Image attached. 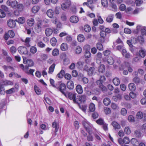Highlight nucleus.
Wrapping results in <instances>:
<instances>
[{"label": "nucleus", "mask_w": 146, "mask_h": 146, "mask_svg": "<svg viewBox=\"0 0 146 146\" xmlns=\"http://www.w3.org/2000/svg\"><path fill=\"white\" fill-rule=\"evenodd\" d=\"M146 27H142L140 25H137V34L141 31V35L137 37V43L142 45L145 42L144 36H146Z\"/></svg>", "instance_id": "f257e3e1"}, {"label": "nucleus", "mask_w": 146, "mask_h": 146, "mask_svg": "<svg viewBox=\"0 0 146 146\" xmlns=\"http://www.w3.org/2000/svg\"><path fill=\"white\" fill-rule=\"evenodd\" d=\"M15 35V34L14 31L11 30H10L8 31L7 33H5L4 35V38L5 39L7 40L9 38H13Z\"/></svg>", "instance_id": "f03ea898"}, {"label": "nucleus", "mask_w": 146, "mask_h": 146, "mask_svg": "<svg viewBox=\"0 0 146 146\" xmlns=\"http://www.w3.org/2000/svg\"><path fill=\"white\" fill-rule=\"evenodd\" d=\"M82 123L86 131L90 134L91 127L89 123L86 121L84 120L82 121Z\"/></svg>", "instance_id": "7ed1b4c3"}, {"label": "nucleus", "mask_w": 146, "mask_h": 146, "mask_svg": "<svg viewBox=\"0 0 146 146\" xmlns=\"http://www.w3.org/2000/svg\"><path fill=\"white\" fill-rule=\"evenodd\" d=\"M18 50L19 52L21 54H26L28 53L27 48L23 46L19 47Z\"/></svg>", "instance_id": "20e7f679"}, {"label": "nucleus", "mask_w": 146, "mask_h": 146, "mask_svg": "<svg viewBox=\"0 0 146 146\" xmlns=\"http://www.w3.org/2000/svg\"><path fill=\"white\" fill-rule=\"evenodd\" d=\"M52 127L55 128L54 129V135H56V132L58 131L59 128V123L57 121L55 120L54 121L52 122Z\"/></svg>", "instance_id": "39448f33"}, {"label": "nucleus", "mask_w": 146, "mask_h": 146, "mask_svg": "<svg viewBox=\"0 0 146 146\" xmlns=\"http://www.w3.org/2000/svg\"><path fill=\"white\" fill-rule=\"evenodd\" d=\"M59 90L64 95H66L65 91L66 90V86L65 84L63 83H60L58 86Z\"/></svg>", "instance_id": "423d86ee"}, {"label": "nucleus", "mask_w": 146, "mask_h": 146, "mask_svg": "<svg viewBox=\"0 0 146 146\" xmlns=\"http://www.w3.org/2000/svg\"><path fill=\"white\" fill-rule=\"evenodd\" d=\"M7 4L12 8L15 9L17 8V2L16 1H12L11 2L9 1H8L7 2Z\"/></svg>", "instance_id": "0eeeda50"}, {"label": "nucleus", "mask_w": 146, "mask_h": 146, "mask_svg": "<svg viewBox=\"0 0 146 146\" xmlns=\"http://www.w3.org/2000/svg\"><path fill=\"white\" fill-rule=\"evenodd\" d=\"M8 26L11 28H14L16 26V23L15 21L12 19H9L7 22Z\"/></svg>", "instance_id": "6e6552de"}, {"label": "nucleus", "mask_w": 146, "mask_h": 146, "mask_svg": "<svg viewBox=\"0 0 146 146\" xmlns=\"http://www.w3.org/2000/svg\"><path fill=\"white\" fill-rule=\"evenodd\" d=\"M94 3L92 0H87V2H85L83 3V5L84 6L86 5L89 7V8L92 9L94 8V6L93 5V4Z\"/></svg>", "instance_id": "1a4fd4ad"}, {"label": "nucleus", "mask_w": 146, "mask_h": 146, "mask_svg": "<svg viewBox=\"0 0 146 146\" xmlns=\"http://www.w3.org/2000/svg\"><path fill=\"white\" fill-rule=\"evenodd\" d=\"M71 4L70 0H68V2L62 4L61 5L62 9H66L69 8Z\"/></svg>", "instance_id": "9d476101"}, {"label": "nucleus", "mask_w": 146, "mask_h": 146, "mask_svg": "<svg viewBox=\"0 0 146 146\" xmlns=\"http://www.w3.org/2000/svg\"><path fill=\"white\" fill-rule=\"evenodd\" d=\"M52 22L53 23L56 24V26L57 28H60L62 27V24L60 22H58V19L57 18H55L52 20Z\"/></svg>", "instance_id": "9b49d317"}, {"label": "nucleus", "mask_w": 146, "mask_h": 146, "mask_svg": "<svg viewBox=\"0 0 146 146\" xmlns=\"http://www.w3.org/2000/svg\"><path fill=\"white\" fill-rule=\"evenodd\" d=\"M86 100V96L84 95H81L77 98L76 99V102L79 101L80 102H83Z\"/></svg>", "instance_id": "f8f14e48"}, {"label": "nucleus", "mask_w": 146, "mask_h": 146, "mask_svg": "<svg viewBox=\"0 0 146 146\" xmlns=\"http://www.w3.org/2000/svg\"><path fill=\"white\" fill-rule=\"evenodd\" d=\"M111 124L115 130L119 129L120 128V125L117 122L115 121H113Z\"/></svg>", "instance_id": "ddd939ff"}, {"label": "nucleus", "mask_w": 146, "mask_h": 146, "mask_svg": "<svg viewBox=\"0 0 146 146\" xmlns=\"http://www.w3.org/2000/svg\"><path fill=\"white\" fill-rule=\"evenodd\" d=\"M46 35L47 36H50L53 33L52 30L50 28H48L46 29L45 31Z\"/></svg>", "instance_id": "4468645a"}, {"label": "nucleus", "mask_w": 146, "mask_h": 146, "mask_svg": "<svg viewBox=\"0 0 146 146\" xmlns=\"http://www.w3.org/2000/svg\"><path fill=\"white\" fill-rule=\"evenodd\" d=\"M67 88L69 89H73L74 87V82L73 81L69 80L67 82Z\"/></svg>", "instance_id": "2eb2a0df"}, {"label": "nucleus", "mask_w": 146, "mask_h": 146, "mask_svg": "<svg viewBox=\"0 0 146 146\" xmlns=\"http://www.w3.org/2000/svg\"><path fill=\"white\" fill-rule=\"evenodd\" d=\"M139 54L142 58H144L146 54V51L145 49L141 48L139 52Z\"/></svg>", "instance_id": "dca6fc26"}, {"label": "nucleus", "mask_w": 146, "mask_h": 146, "mask_svg": "<svg viewBox=\"0 0 146 146\" xmlns=\"http://www.w3.org/2000/svg\"><path fill=\"white\" fill-rule=\"evenodd\" d=\"M142 113L141 111L137 112V119H141L143 118V119L144 121H146V114H144V116Z\"/></svg>", "instance_id": "f3484780"}, {"label": "nucleus", "mask_w": 146, "mask_h": 146, "mask_svg": "<svg viewBox=\"0 0 146 146\" xmlns=\"http://www.w3.org/2000/svg\"><path fill=\"white\" fill-rule=\"evenodd\" d=\"M70 21L72 23H76L78 21L79 19L78 17L73 16L70 17Z\"/></svg>", "instance_id": "a211bd4d"}, {"label": "nucleus", "mask_w": 146, "mask_h": 146, "mask_svg": "<svg viewBox=\"0 0 146 146\" xmlns=\"http://www.w3.org/2000/svg\"><path fill=\"white\" fill-rule=\"evenodd\" d=\"M68 98L70 100H72L74 102H76V95L74 94H73L71 92L69 93L68 94Z\"/></svg>", "instance_id": "6ab92c4d"}, {"label": "nucleus", "mask_w": 146, "mask_h": 146, "mask_svg": "<svg viewBox=\"0 0 146 146\" xmlns=\"http://www.w3.org/2000/svg\"><path fill=\"white\" fill-rule=\"evenodd\" d=\"M0 82H1L2 84H3V85H12L13 84V82L11 81H8L7 80L5 81H2Z\"/></svg>", "instance_id": "aec40b11"}, {"label": "nucleus", "mask_w": 146, "mask_h": 146, "mask_svg": "<svg viewBox=\"0 0 146 146\" xmlns=\"http://www.w3.org/2000/svg\"><path fill=\"white\" fill-rule=\"evenodd\" d=\"M76 90L79 94H81L82 93L83 90L81 86L80 85H78L76 87Z\"/></svg>", "instance_id": "412c9836"}, {"label": "nucleus", "mask_w": 146, "mask_h": 146, "mask_svg": "<svg viewBox=\"0 0 146 146\" xmlns=\"http://www.w3.org/2000/svg\"><path fill=\"white\" fill-rule=\"evenodd\" d=\"M16 21L19 23L23 24L24 23L25 21V19L24 17H21L17 19L16 20Z\"/></svg>", "instance_id": "4be33fe9"}, {"label": "nucleus", "mask_w": 146, "mask_h": 146, "mask_svg": "<svg viewBox=\"0 0 146 146\" xmlns=\"http://www.w3.org/2000/svg\"><path fill=\"white\" fill-rule=\"evenodd\" d=\"M113 82L115 85L117 86L120 84V80L118 78L115 77L113 79Z\"/></svg>", "instance_id": "5701e85b"}, {"label": "nucleus", "mask_w": 146, "mask_h": 146, "mask_svg": "<svg viewBox=\"0 0 146 146\" xmlns=\"http://www.w3.org/2000/svg\"><path fill=\"white\" fill-rule=\"evenodd\" d=\"M68 46L67 44L65 43L62 44L60 46L61 50L63 51L66 50L68 48Z\"/></svg>", "instance_id": "b1692460"}, {"label": "nucleus", "mask_w": 146, "mask_h": 146, "mask_svg": "<svg viewBox=\"0 0 146 146\" xmlns=\"http://www.w3.org/2000/svg\"><path fill=\"white\" fill-rule=\"evenodd\" d=\"M113 100L115 101H117L119 100H121L122 99L121 95L118 94L117 96H113L112 97Z\"/></svg>", "instance_id": "393cba45"}, {"label": "nucleus", "mask_w": 146, "mask_h": 146, "mask_svg": "<svg viewBox=\"0 0 146 146\" xmlns=\"http://www.w3.org/2000/svg\"><path fill=\"white\" fill-rule=\"evenodd\" d=\"M95 68L94 67H91L88 70V74L89 75L92 76L94 73Z\"/></svg>", "instance_id": "a878e982"}, {"label": "nucleus", "mask_w": 146, "mask_h": 146, "mask_svg": "<svg viewBox=\"0 0 146 146\" xmlns=\"http://www.w3.org/2000/svg\"><path fill=\"white\" fill-rule=\"evenodd\" d=\"M77 39L79 42H82L84 40L85 37L83 35L79 34L77 36Z\"/></svg>", "instance_id": "bb28decb"}, {"label": "nucleus", "mask_w": 146, "mask_h": 146, "mask_svg": "<svg viewBox=\"0 0 146 146\" xmlns=\"http://www.w3.org/2000/svg\"><path fill=\"white\" fill-rule=\"evenodd\" d=\"M34 89L37 95H40L42 93L40 89L36 86H34Z\"/></svg>", "instance_id": "cd10ccee"}, {"label": "nucleus", "mask_w": 146, "mask_h": 146, "mask_svg": "<svg viewBox=\"0 0 146 146\" xmlns=\"http://www.w3.org/2000/svg\"><path fill=\"white\" fill-rule=\"evenodd\" d=\"M103 103L105 106H108L110 104L111 101L109 98H106L104 99Z\"/></svg>", "instance_id": "c85d7f7f"}, {"label": "nucleus", "mask_w": 146, "mask_h": 146, "mask_svg": "<svg viewBox=\"0 0 146 146\" xmlns=\"http://www.w3.org/2000/svg\"><path fill=\"white\" fill-rule=\"evenodd\" d=\"M130 90L132 91H134L136 89V86L133 83H130L128 86Z\"/></svg>", "instance_id": "c756f323"}, {"label": "nucleus", "mask_w": 146, "mask_h": 146, "mask_svg": "<svg viewBox=\"0 0 146 146\" xmlns=\"http://www.w3.org/2000/svg\"><path fill=\"white\" fill-rule=\"evenodd\" d=\"M86 64V63L84 61H80L77 63V65L80 69H82L84 66Z\"/></svg>", "instance_id": "7c9ffc66"}, {"label": "nucleus", "mask_w": 146, "mask_h": 146, "mask_svg": "<svg viewBox=\"0 0 146 146\" xmlns=\"http://www.w3.org/2000/svg\"><path fill=\"white\" fill-rule=\"evenodd\" d=\"M114 17V15L110 14L106 18V20L108 23H111L113 21Z\"/></svg>", "instance_id": "2f4dec72"}, {"label": "nucleus", "mask_w": 146, "mask_h": 146, "mask_svg": "<svg viewBox=\"0 0 146 146\" xmlns=\"http://www.w3.org/2000/svg\"><path fill=\"white\" fill-rule=\"evenodd\" d=\"M57 40L54 37L52 38L50 41V43L52 46H55L57 43Z\"/></svg>", "instance_id": "473e14b6"}, {"label": "nucleus", "mask_w": 146, "mask_h": 146, "mask_svg": "<svg viewBox=\"0 0 146 146\" xmlns=\"http://www.w3.org/2000/svg\"><path fill=\"white\" fill-rule=\"evenodd\" d=\"M3 86V84H2L1 82H0V94L2 95H4L5 93V89Z\"/></svg>", "instance_id": "72a5a7b5"}, {"label": "nucleus", "mask_w": 146, "mask_h": 146, "mask_svg": "<svg viewBox=\"0 0 146 146\" xmlns=\"http://www.w3.org/2000/svg\"><path fill=\"white\" fill-rule=\"evenodd\" d=\"M105 67L104 65L101 64L98 68V71L99 72L103 73L105 71Z\"/></svg>", "instance_id": "f704fd0d"}, {"label": "nucleus", "mask_w": 146, "mask_h": 146, "mask_svg": "<svg viewBox=\"0 0 146 146\" xmlns=\"http://www.w3.org/2000/svg\"><path fill=\"white\" fill-rule=\"evenodd\" d=\"M46 13L48 17L52 18L54 15V11L53 10H48Z\"/></svg>", "instance_id": "c9c22d12"}, {"label": "nucleus", "mask_w": 146, "mask_h": 146, "mask_svg": "<svg viewBox=\"0 0 146 146\" xmlns=\"http://www.w3.org/2000/svg\"><path fill=\"white\" fill-rule=\"evenodd\" d=\"M107 61L108 64L112 65L114 62V60L111 56H110L108 57Z\"/></svg>", "instance_id": "e433bc0d"}, {"label": "nucleus", "mask_w": 146, "mask_h": 146, "mask_svg": "<svg viewBox=\"0 0 146 146\" xmlns=\"http://www.w3.org/2000/svg\"><path fill=\"white\" fill-rule=\"evenodd\" d=\"M75 50L76 54H79L81 53L82 51V49L80 46H77L75 47Z\"/></svg>", "instance_id": "4c0bfd02"}, {"label": "nucleus", "mask_w": 146, "mask_h": 146, "mask_svg": "<svg viewBox=\"0 0 146 146\" xmlns=\"http://www.w3.org/2000/svg\"><path fill=\"white\" fill-rule=\"evenodd\" d=\"M16 92L14 88H12L9 90L5 91V93L7 94H11Z\"/></svg>", "instance_id": "58836bf2"}, {"label": "nucleus", "mask_w": 146, "mask_h": 146, "mask_svg": "<svg viewBox=\"0 0 146 146\" xmlns=\"http://www.w3.org/2000/svg\"><path fill=\"white\" fill-rule=\"evenodd\" d=\"M65 74V71L63 70H61L57 75L58 77L60 78H62Z\"/></svg>", "instance_id": "ea45409f"}, {"label": "nucleus", "mask_w": 146, "mask_h": 146, "mask_svg": "<svg viewBox=\"0 0 146 146\" xmlns=\"http://www.w3.org/2000/svg\"><path fill=\"white\" fill-rule=\"evenodd\" d=\"M55 65V64H53L49 68V71L48 73L49 74H51L54 71Z\"/></svg>", "instance_id": "a19ab883"}, {"label": "nucleus", "mask_w": 146, "mask_h": 146, "mask_svg": "<svg viewBox=\"0 0 146 146\" xmlns=\"http://www.w3.org/2000/svg\"><path fill=\"white\" fill-rule=\"evenodd\" d=\"M35 23L34 20L33 19H29L27 21V24L30 26L31 27Z\"/></svg>", "instance_id": "79ce46f5"}, {"label": "nucleus", "mask_w": 146, "mask_h": 146, "mask_svg": "<svg viewBox=\"0 0 146 146\" xmlns=\"http://www.w3.org/2000/svg\"><path fill=\"white\" fill-rule=\"evenodd\" d=\"M22 10H15L13 14L15 16H18L22 13Z\"/></svg>", "instance_id": "37998d69"}, {"label": "nucleus", "mask_w": 146, "mask_h": 146, "mask_svg": "<svg viewBox=\"0 0 146 146\" xmlns=\"http://www.w3.org/2000/svg\"><path fill=\"white\" fill-rule=\"evenodd\" d=\"M89 110L90 111H94L95 110V105L93 103L90 104L89 107Z\"/></svg>", "instance_id": "c03bdc74"}, {"label": "nucleus", "mask_w": 146, "mask_h": 146, "mask_svg": "<svg viewBox=\"0 0 146 146\" xmlns=\"http://www.w3.org/2000/svg\"><path fill=\"white\" fill-rule=\"evenodd\" d=\"M59 54V51L58 49L57 48L54 49L52 51V55L54 56H57Z\"/></svg>", "instance_id": "a18cd8bd"}, {"label": "nucleus", "mask_w": 146, "mask_h": 146, "mask_svg": "<svg viewBox=\"0 0 146 146\" xmlns=\"http://www.w3.org/2000/svg\"><path fill=\"white\" fill-rule=\"evenodd\" d=\"M104 109V111L106 115H108L111 113V110L110 108L107 107H105Z\"/></svg>", "instance_id": "49530a36"}, {"label": "nucleus", "mask_w": 146, "mask_h": 146, "mask_svg": "<svg viewBox=\"0 0 146 146\" xmlns=\"http://www.w3.org/2000/svg\"><path fill=\"white\" fill-rule=\"evenodd\" d=\"M31 40V38L29 37H27L26 38L25 42V45L27 47H29L30 45L29 44V42Z\"/></svg>", "instance_id": "de8ad7c7"}, {"label": "nucleus", "mask_w": 146, "mask_h": 146, "mask_svg": "<svg viewBox=\"0 0 146 146\" xmlns=\"http://www.w3.org/2000/svg\"><path fill=\"white\" fill-rule=\"evenodd\" d=\"M84 29L85 32H89L91 30V28L89 25H87L84 26Z\"/></svg>", "instance_id": "09e8293b"}, {"label": "nucleus", "mask_w": 146, "mask_h": 146, "mask_svg": "<svg viewBox=\"0 0 146 146\" xmlns=\"http://www.w3.org/2000/svg\"><path fill=\"white\" fill-rule=\"evenodd\" d=\"M20 68L23 70H24L26 73L28 72V66H25L23 64L20 65Z\"/></svg>", "instance_id": "8fccbe9b"}, {"label": "nucleus", "mask_w": 146, "mask_h": 146, "mask_svg": "<svg viewBox=\"0 0 146 146\" xmlns=\"http://www.w3.org/2000/svg\"><path fill=\"white\" fill-rule=\"evenodd\" d=\"M111 106V108L114 110H117L119 109V107L118 105L114 103H112Z\"/></svg>", "instance_id": "3c124183"}, {"label": "nucleus", "mask_w": 146, "mask_h": 146, "mask_svg": "<svg viewBox=\"0 0 146 146\" xmlns=\"http://www.w3.org/2000/svg\"><path fill=\"white\" fill-rule=\"evenodd\" d=\"M31 52L33 54H35L37 52V49L36 47L32 46L30 48Z\"/></svg>", "instance_id": "603ef678"}, {"label": "nucleus", "mask_w": 146, "mask_h": 146, "mask_svg": "<svg viewBox=\"0 0 146 146\" xmlns=\"http://www.w3.org/2000/svg\"><path fill=\"white\" fill-rule=\"evenodd\" d=\"M27 64L28 65L27 66L28 68L29 67H31L33 66V62L31 60H27Z\"/></svg>", "instance_id": "864d4df0"}, {"label": "nucleus", "mask_w": 146, "mask_h": 146, "mask_svg": "<svg viewBox=\"0 0 146 146\" xmlns=\"http://www.w3.org/2000/svg\"><path fill=\"white\" fill-rule=\"evenodd\" d=\"M38 46L40 48H43L45 46V44L41 41L38 42L37 43Z\"/></svg>", "instance_id": "5fc2aeb1"}, {"label": "nucleus", "mask_w": 146, "mask_h": 146, "mask_svg": "<svg viewBox=\"0 0 146 146\" xmlns=\"http://www.w3.org/2000/svg\"><path fill=\"white\" fill-rule=\"evenodd\" d=\"M42 25L40 23H38L36 25V28L37 29H36L37 32L38 33H39L42 30Z\"/></svg>", "instance_id": "6e6d98bb"}, {"label": "nucleus", "mask_w": 146, "mask_h": 146, "mask_svg": "<svg viewBox=\"0 0 146 146\" xmlns=\"http://www.w3.org/2000/svg\"><path fill=\"white\" fill-rule=\"evenodd\" d=\"M101 3L103 6L106 7L108 6V3L107 0H101Z\"/></svg>", "instance_id": "4d7b16f0"}, {"label": "nucleus", "mask_w": 146, "mask_h": 146, "mask_svg": "<svg viewBox=\"0 0 146 146\" xmlns=\"http://www.w3.org/2000/svg\"><path fill=\"white\" fill-rule=\"evenodd\" d=\"M5 10H0V17L4 18L6 16Z\"/></svg>", "instance_id": "13d9d810"}, {"label": "nucleus", "mask_w": 146, "mask_h": 146, "mask_svg": "<svg viewBox=\"0 0 146 146\" xmlns=\"http://www.w3.org/2000/svg\"><path fill=\"white\" fill-rule=\"evenodd\" d=\"M97 47L100 50H102L103 49V45L100 43H98L97 44Z\"/></svg>", "instance_id": "bf43d9fd"}, {"label": "nucleus", "mask_w": 146, "mask_h": 146, "mask_svg": "<svg viewBox=\"0 0 146 146\" xmlns=\"http://www.w3.org/2000/svg\"><path fill=\"white\" fill-rule=\"evenodd\" d=\"M102 54L100 52H98L96 55V59L100 60L102 59Z\"/></svg>", "instance_id": "052dcab7"}, {"label": "nucleus", "mask_w": 146, "mask_h": 146, "mask_svg": "<svg viewBox=\"0 0 146 146\" xmlns=\"http://www.w3.org/2000/svg\"><path fill=\"white\" fill-rule=\"evenodd\" d=\"M131 142L132 145L135 146H137V140L135 138H133L131 140Z\"/></svg>", "instance_id": "680f3d73"}, {"label": "nucleus", "mask_w": 146, "mask_h": 146, "mask_svg": "<svg viewBox=\"0 0 146 146\" xmlns=\"http://www.w3.org/2000/svg\"><path fill=\"white\" fill-rule=\"evenodd\" d=\"M96 122L99 125H102L104 124V121L103 119L101 118L98 119L96 121Z\"/></svg>", "instance_id": "e2e57ef3"}, {"label": "nucleus", "mask_w": 146, "mask_h": 146, "mask_svg": "<svg viewBox=\"0 0 146 146\" xmlns=\"http://www.w3.org/2000/svg\"><path fill=\"white\" fill-rule=\"evenodd\" d=\"M121 113L123 115H125L127 113V111L124 108H122L121 110Z\"/></svg>", "instance_id": "0e129e2a"}, {"label": "nucleus", "mask_w": 146, "mask_h": 146, "mask_svg": "<svg viewBox=\"0 0 146 146\" xmlns=\"http://www.w3.org/2000/svg\"><path fill=\"white\" fill-rule=\"evenodd\" d=\"M123 142L126 144H128L130 142V140L129 137H125L123 139Z\"/></svg>", "instance_id": "69168bd1"}, {"label": "nucleus", "mask_w": 146, "mask_h": 146, "mask_svg": "<svg viewBox=\"0 0 146 146\" xmlns=\"http://www.w3.org/2000/svg\"><path fill=\"white\" fill-rule=\"evenodd\" d=\"M85 56L86 58H89L91 56V53L89 51L86 50L85 52Z\"/></svg>", "instance_id": "338daca9"}, {"label": "nucleus", "mask_w": 146, "mask_h": 146, "mask_svg": "<svg viewBox=\"0 0 146 146\" xmlns=\"http://www.w3.org/2000/svg\"><path fill=\"white\" fill-rule=\"evenodd\" d=\"M124 132L127 135L130 134L131 133V131L129 128L128 127H126L125 128Z\"/></svg>", "instance_id": "774afa93"}]
</instances>
